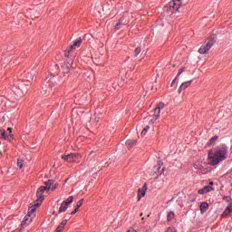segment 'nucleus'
<instances>
[{
	"label": "nucleus",
	"instance_id": "obj_33",
	"mask_svg": "<svg viewBox=\"0 0 232 232\" xmlns=\"http://www.w3.org/2000/svg\"><path fill=\"white\" fill-rule=\"evenodd\" d=\"M184 70H185V68H180V69L179 70L178 74H177V76H176V79L179 78V75H180V74L184 72Z\"/></svg>",
	"mask_w": 232,
	"mask_h": 232
},
{
	"label": "nucleus",
	"instance_id": "obj_29",
	"mask_svg": "<svg viewBox=\"0 0 232 232\" xmlns=\"http://www.w3.org/2000/svg\"><path fill=\"white\" fill-rule=\"evenodd\" d=\"M71 52H72V49L70 47L67 48L66 51H65V57H70Z\"/></svg>",
	"mask_w": 232,
	"mask_h": 232
},
{
	"label": "nucleus",
	"instance_id": "obj_28",
	"mask_svg": "<svg viewBox=\"0 0 232 232\" xmlns=\"http://www.w3.org/2000/svg\"><path fill=\"white\" fill-rule=\"evenodd\" d=\"M165 232H177V228L169 227Z\"/></svg>",
	"mask_w": 232,
	"mask_h": 232
},
{
	"label": "nucleus",
	"instance_id": "obj_34",
	"mask_svg": "<svg viewBox=\"0 0 232 232\" xmlns=\"http://www.w3.org/2000/svg\"><path fill=\"white\" fill-rule=\"evenodd\" d=\"M121 24H122V22H121V21L118 22V23L116 24V26H115L116 30H119V28H121Z\"/></svg>",
	"mask_w": 232,
	"mask_h": 232
},
{
	"label": "nucleus",
	"instance_id": "obj_8",
	"mask_svg": "<svg viewBox=\"0 0 232 232\" xmlns=\"http://www.w3.org/2000/svg\"><path fill=\"white\" fill-rule=\"evenodd\" d=\"M35 208H39V206H37V203H32L31 207L29 208V211L27 214V215H29V217H31L29 224H32V222L35 217V214H34V213H35V209H36Z\"/></svg>",
	"mask_w": 232,
	"mask_h": 232
},
{
	"label": "nucleus",
	"instance_id": "obj_4",
	"mask_svg": "<svg viewBox=\"0 0 232 232\" xmlns=\"http://www.w3.org/2000/svg\"><path fill=\"white\" fill-rule=\"evenodd\" d=\"M164 102H160L159 103L156 108L154 109L153 112H152V119L150 120V122H155V121H157L160 115V111L164 110Z\"/></svg>",
	"mask_w": 232,
	"mask_h": 232
},
{
	"label": "nucleus",
	"instance_id": "obj_12",
	"mask_svg": "<svg viewBox=\"0 0 232 232\" xmlns=\"http://www.w3.org/2000/svg\"><path fill=\"white\" fill-rule=\"evenodd\" d=\"M36 206H40L41 203L44 200V196L43 195L42 192L36 191Z\"/></svg>",
	"mask_w": 232,
	"mask_h": 232
},
{
	"label": "nucleus",
	"instance_id": "obj_11",
	"mask_svg": "<svg viewBox=\"0 0 232 232\" xmlns=\"http://www.w3.org/2000/svg\"><path fill=\"white\" fill-rule=\"evenodd\" d=\"M81 44H82V39L78 38L71 44V46L69 48L71 50H77V48L81 47Z\"/></svg>",
	"mask_w": 232,
	"mask_h": 232
},
{
	"label": "nucleus",
	"instance_id": "obj_30",
	"mask_svg": "<svg viewBox=\"0 0 232 232\" xmlns=\"http://www.w3.org/2000/svg\"><path fill=\"white\" fill-rule=\"evenodd\" d=\"M17 166H18V168H20V169H21V168H23V160L18 159V160H17Z\"/></svg>",
	"mask_w": 232,
	"mask_h": 232
},
{
	"label": "nucleus",
	"instance_id": "obj_24",
	"mask_svg": "<svg viewBox=\"0 0 232 232\" xmlns=\"http://www.w3.org/2000/svg\"><path fill=\"white\" fill-rule=\"evenodd\" d=\"M204 189H205V191H207V193H209V191H213V187L208 185V186L204 187Z\"/></svg>",
	"mask_w": 232,
	"mask_h": 232
},
{
	"label": "nucleus",
	"instance_id": "obj_2",
	"mask_svg": "<svg viewBox=\"0 0 232 232\" xmlns=\"http://www.w3.org/2000/svg\"><path fill=\"white\" fill-rule=\"evenodd\" d=\"M217 43L215 38H208L205 41V43L198 49V53L201 55H205L206 53H209V50L213 48V44Z\"/></svg>",
	"mask_w": 232,
	"mask_h": 232
},
{
	"label": "nucleus",
	"instance_id": "obj_10",
	"mask_svg": "<svg viewBox=\"0 0 232 232\" xmlns=\"http://www.w3.org/2000/svg\"><path fill=\"white\" fill-rule=\"evenodd\" d=\"M34 75H35V72H26L24 73L23 81H27V82H32V81H34Z\"/></svg>",
	"mask_w": 232,
	"mask_h": 232
},
{
	"label": "nucleus",
	"instance_id": "obj_5",
	"mask_svg": "<svg viewBox=\"0 0 232 232\" xmlns=\"http://www.w3.org/2000/svg\"><path fill=\"white\" fill-rule=\"evenodd\" d=\"M180 5H182V2H180V0H172L167 5V10H169V12H179Z\"/></svg>",
	"mask_w": 232,
	"mask_h": 232
},
{
	"label": "nucleus",
	"instance_id": "obj_37",
	"mask_svg": "<svg viewBox=\"0 0 232 232\" xmlns=\"http://www.w3.org/2000/svg\"><path fill=\"white\" fill-rule=\"evenodd\" d=\"M217 139H218V136H214L213 138H211L210 142H214V140H217Z\"/></svg>",
	"mask_w": 232,
	"mask_h": 232
},
{
	"label": "nucleus",
	"instance_id": "obj_1",
	"mask_svg": "<svg viewBox=\"0 0 232 232\" xmlns=\"http://www.w3.org/2000/svg\"><path fill=\"white\" fill-rule=\"evenodd\" d=\"M226 159H227V147L226 145L218 146L208 152L210 166H217V164L226 160Z\"/></svg>",
	"mask_w": 232,
	"mask_h": 232
},
{
	"label": "nucleus",
	"instance_id": "obj_32",
	"mask_svg": "<svg viewBox=\"0 0 232 232\" xmlns=\"http://www.w3.org/2000/svg\"><path fill=\"white\" fill-rule=\"evenodd\" d=\"M57 186H59V184L55 183V184L53 185V184L51 185L50 189H52L53 191H54V189H57Z\"/></svg>",
	"mask_w": 232,
	"mask_h": 232
},
{
	"label": "nucleus",
	"instance_id": "obj_9",
	"mask_svg": "<svg viewBox=\"0 0 232 232\" xmlns=\"http://www.w3.org/2000/svg\"><path fill=\"white\" fill-rule=\"evenodd\" d=\"M53 184V180L50 179L45 183V186H42L38 188V192L44 193V191H50L52 185Z\"/></svg>",
	"mask_w": 232,
	"mask_h": 232
},
{
	"label": "nucleus",
	"instance_id": "obj_3",
	"mask_svg": "<svg viewBox=\"0 0 232 232\" xmlns=\"http://www.w3.org/2000/svg\"><path fill=\"white\" fill-rule=\"evenodd\" d=\"M63 160L65 162H79L81 160V154L71 153V154H63L62 156Z\"/></svg>",
	"mask_w": 232,
	"mask_h": 232
},
{
	"label": "nucleus",
	"instance_id": "obj_16",
	"mask_svg": "<svg viewBox=\"0 0 232 232\" xmlns=\"http://www.w3.org/2000/svg\"><path fill=\"white\" fill-rule=\"evenodd\" d=\"M0 139H5V140H10V137L6 136V130L4 129L0 130Z\"/></svg>",
	"mask_w": 232,
	"mask_h": 232
},
{
	"label": "nucleus",
	"instance_id": "obj_23",
	"mask_svg": "<svg viewBox=\"0 0 232 232\" xmlns=\"http://www.w3.org/2000/svg\"><path fill=\"white\" fill-rule=\"evenodd\" d=\"M148 130H150V126H146L141 131V137H144L148 133Z\"/></svg>",
	"mask_w": 232,
	"mask_h": 232
},
{
	"label": "nucleus",
	"instance_id": "obj_7",
	"mask_svg": "<svg viewBox=\"0 0 232 232\" xmlns=\"http://www.w3.org/2000/svg\"><path fill=\"white\" fill-rule=\"evenodd\" d=\"M50 80L46 79L44 81V84L42 87V94L43 95H48L50 93V92H52V85L50 83Z\"/></svg>",
	"mask_w": 232,
	"mask_h": 232
},
{
	"label": "nucleus",
	"instance_id": "obj_21",
	"mask_svg": "<svg viewBox=\"0 0 232 232\" xmlns=\"http://www.w3.org/2000/svg\"><path fill=\"white\" fill-rule=\"evenodd\" d=\"M5 137H9V140H12V139H14V134L12 133V128L7 129V133H5Z\"/></svg>",
	"mask_w": 232,
	"mask_h": 232
},
{
	"label": "nucleus",
	"instance_id": "obj_6",
	"mask_svg": "<svg viewBox=\"0 0 232 232\" xmlns=\"http://www.w3.org/2000/svg\"><path fill=\"white\" fill-rule=\"evenodd\" d=\"M72 202H73V196H70L66 200L63 201L58 213H64Z\"/></svg>",
	"mask_w": 232,
	"mask_h": 232
},
{
	"label": "nucleus",
	"instance_id": "obj_36",
	"mask_svg": "<svg viewBox=\"0 0 232 232\" xmlns=\"http://www.w3.org/2000/svg\"><path fill=\"white\" fill-rule=\"evenodd\" d=\"M195 169H202V167L198 166V164L194 165Z\"/></svg>",
	"mask_w": 232,
	"mask_h": 232
},
{
	"label": "nucleus",
	"instance_id": "obj_31",
	"mask_svg": "<svg viewBox=\"0 0 232 232\" xmlns=\"http://www.w3.org/2000/svg\"><path fill=\"white\" fill-rule=\"evenodd\" d=\"M198 193L199 195H204L205 193H208V190H206V189L203 188L202 189H199V190L198 191Z\"/></svg>",
	"mask_w": 232,
	"mask_h": 232
},
{
	"label": "nucleus",
	"instance_id": "obj_14",
	"mask_svg": "<svg viewBox=\"0 0 232 232\" xmlns=\"http://www.w3.org/2000/svg\"><path fill=\"white\" fill-rule=\"evenodd\" d=\"M208 208H209V205L208 204V202H202L199 206V209L201 213H206Z\"/></svg>",
	"mask_w": 232,
	"mask_h": 232
},
{
	"label": "nucleus",
	"instance_id": "obj_20",
	"mask_svg": "<svg viewBox=\"0 0 232 232\" xmlns=\"http://www.w3.org/2000/svg\"><path fill=\"white\" fill-rule=\"evenodd\" d=\"M229 213H232V202L227 207V208L223 212V215H229Z\"/></svg>",
	"mask_w": 232,
	"mask_h": 232
},
{
	"label": "nucleus",
	"instance_id": "obj_22",
	"mask_svg": "<svg viewBox=\"0 0 232 232\" xmlns=\"http://www.w3.org/2000/svg\"><path fill=\"white\" fill-rule=\"evenodd\" d=\"M172 218H175V213L169 212V214L167 216V220L171 221Z\"/></svg>",
	"mask_w": 232,
	"mask_h": 232
},
{
	"label": "nucleus",
	"instance_id": "obj_38",
	"mask_svg": "<svg viewBox=\"0 0 232 232\" xmlns=\"http://www.w3.org/2000/svg\"><path fill=\"white\" fill-rule=\"evenodd\" d=\"M127 232H137V230H135L134 228H130Z\"/></svg>",
	"mask_w": 232,
	"mask_h": 232
},
{
	"label": "nucleus",
	"instance_id": "obj_25",
	"mask_svg": "<svg viewBox=\"0 0 232 232\" xmlns=\"http://www.w3.org/2000/svg\"><path fill=\"white\" fill-rule=\"evenodd\" d=\"M140 52H142V49H140V47H137L134 51L135 56L137 57Z\"/></svg>",
	"mask_w": 232,
	"mask_h": 232
},
{
	"label": "nucleus",
	"instance_id": "obj_17",
	"mask_svg": "<svg viewBox=\"0 0 232 232\" xmlns=\"http://www.w3.org/2000/svg\"><path fill=\"white\" fill-rule=\"evenodd\" d=\"M135 144H137V140H128L126 141V146L127 148H129V150L131 149L133 146H135Z\"/></svg>",
	"mask_w": 232,
	"mask_h": 232
},
{
	"label": "nucleus",
	"instance_id": "obj_39",
	"mask_svg": "<svg viewBox=\"0 0 232 232\" xmlns=\"http://www.w3.org/2000/svg\"><path fill=\"white\" fill-rule=\"evenodd\" d=\"M155 173H157V171H159V168L153 169Z\"/></svg>",
	"mask_w": 232,
	"mask_h": 232
},
{
	"label": "nucleus",
	"instance_id": "obj_18",
	"mask_svg": "<svg viewBox=\"0 0 232 232\" xmlns=\"http://www.w3.org/2000/svg\"><path fill=\"white\" fill-rule=\"evenodd\" d=\"M145 195H146V189L144 188L138 189V200H140V198H142V197H145Z\"/></svg>",
	"mask_w": 232,
	"mask_h": 232
},
{
	"label": "nucleus",
	"instance_id": "obj_27",
	"mask_svg": "<svg viewBox=\"0 0 232 232\" xmlns=\"http://www.w3.org/2000/svg\"><path fill=\"white\" fill-rule=\"evenodd\" d=\"M68 223V220L63 219L61 223H60V227H62L64 229V226H66V224Z\"/></svg>",
	"mask_w": 232,
	"mask_h": 232
},
{
	"label": "nucleus",
	"instance_id": "obj_13",
	"mask_svg": "<svg viewBox=\"0 0 232 232\" xmlns=\"http://www.w3.org/2000/svg\"><path fill=\"white\" fill-rule=\"evenodd\" d=\"M30 218H32V216L28 214L24 218V220L22 221V227H26V226H30Z\"/></svg>",
	"mask_w": 232,
	"mask_h": 232
},
{
	"label": "nucleus",
	"instance_id": "obj_15",
	"mask_svg": "<svg viewBox=\"0 0 232 232\" xmlns=\"http://www.w3.org/2000/svg\"><path fill=\"white\" fill-rule=\"evenodd\" d=\"M188 86H191V81L183 82L179 89V92L180 93L182 90H186Z\"/></svg>",
	"mask_w": 232,
	"mask_h": 232
},
{
	"label": "nucleus",
	"instance_id": "obj_35",
	"mask_svg": "<svg viewBox=\"0 0 232 232\" xmlns=\"http://www.w3.org/2000/svg\"><path fill=\"white\" fill-rule=\"evenodd\" d=\"M64 228L60 227V225L57 227V228L55 229V232H63Z\"/></svg>",
	"mask_w": 232,
	"mask_h": 232
},
{
	"label": "nucleus",
	"instance_id": "obj_19",
	"mask_svg": "<svg viewBox=\"0 0 232 232\" xmlns=\"http://www.w3.org/2000/svg\"><path fill=\"white\" fill-rule=\"evenodd\" d=\"M82 201H83V199H81L80 201L77 202L76 208L72 212H71V215H75V213H77V211H79V208L82 206Z\"/></svg>",
	"mask_w": 232,
	"mask_h": 232
},
{
	"label": "nucleus",
	"instance_id": "obj_26",
	"mask_svg": "<svg viewBox=\"0 0 232 232\" xmlns=\"http://www.w3.org/2000/svg\"><path fill=\"white\" fill-rule=\"evenodd\" d=\"M162 164H163L162 161L160 160L158 162V165L154 166L153 169H155L156 168H158V169H160V168H162Z\"/></svg>",
	"mask_w": 232,
	"mask_h": 232
}]
</instances>
